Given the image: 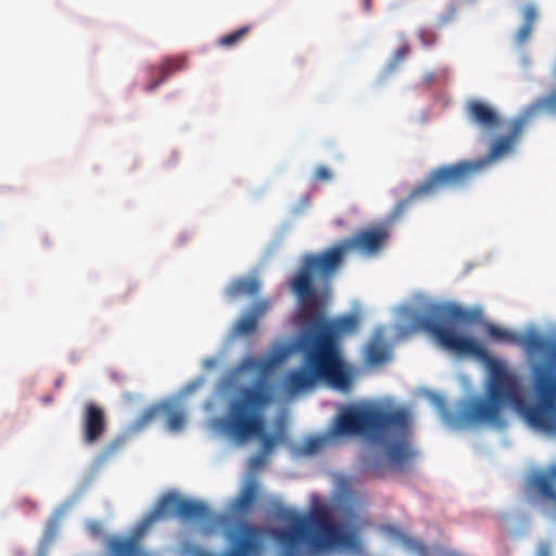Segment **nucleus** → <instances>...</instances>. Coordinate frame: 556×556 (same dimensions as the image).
<instances>
[{"label":"nucleus","instance_id":"obj_1","mask_svg":"<svg viewBox=\"0 0 556 556\" xmlns=\"http://www.w3.org/2000/svg\"><path fill=\"white\" fill-rule=\"evenodd\" d=\"M488 334L495 340L519 343L530 355L544 354L547 358L535 361L530 367V389L534 403L529 404L525 400L520 382L514 374L501 364H494L491 367L488 397L473 402L465 414L466 418L503 428L506 421L502 408L509 406L531 427L556 434V340L536 333L520 337L494 325H489Z\"/></svg>","mask_w":556,"mask_h":556},{"label":"nucleus","instance_id":"obj_2","mask_svg":"<svg viewBox=\"0 0 556 556\" xmlns=\"http://www.w3.org/2000/svg\"><path fill=\"white\" fill-rule=\"evenodd\" d=\"M304 327L298 349L303 356V367L290 370L285 378V389L289 394H298L324 381L341 392H350L357 370L343 355L340 341L354 333L358 328V318L344 315L330 324L311 320H298Z\"/></svg>","mask_w":556,"mask_h":556},{"label":"nucleus","instance_id":"obj_3","mask_svg":"<svg viewBox=\"0 0 556 556\" xmlns=\"http://www.w3.org/2000/svg\"><path fill=\"white\" fill-rule=\"evenodd\" d=\"M367 525L355 514L339 520L333 507L321 504L305 515L290 514L286 527L275 528L269 534L278 547V556H305V549L314 555L369 556L362 536Z\"/></svg>","mask_w":556,"mask_h":556},{"label":"nucleus","instance_id":"obj_4","mask_svg":"<svg viewBox=\"0 0 556 556\" xmlns=\"http://www.w3.org/2000/svg\"><path fill=\"white\" fill-rule=\"evenodd\" d=\"M240 368L245 371H255L260 378L253 386L243 388L237 399L230 402L224 428L238 441L244 442L251 438L261 440V451L269 455L278 444L288 442L287 429L280 425L275 433L265 432L263 409L269 405L275 396V388L267 380L275 368L271 358L247 357Z\"/></svg>","mask_w":556,"mask_h":556},{"label":"nucleus","instance_id":"obj_5","mask_svg":"<svg viewBox=\"0 0 556 556\" xmlns=\"http://www.w3.org/2000/svg\"><path fill=\"white\" fill-rule=\"evenodd\" d=\"M167 517L201 522L199 532L204 536L213 534L224 520L222 515L214 514L205 503L185 498L170 491L159 498L153 510L139 525L134 535L109 536L105 556H150L141 547L140 539L157 519Z\"/></svg>","mask_w":556,"mask_h":556},{"label":"nucleus","instance_id":"obj_6","mask_svg":"<svg viewBox=\"0 0 556 556\" xmlns=\"http://www.w3.org/2000/svg\"><path fill=\"white\" fill-rule=\"evenodd\" d=\"M349 253L345 242L342 240L336 245L317 254H308L303 260L291 279L289 287L300 302L298 320H311L320 324H330L324 306L319 301L317 289L314 285L315 276L323 279L331 277L343 264Z\"/></svg>","mask_w":556,"mask_h":556},{"label":"nucleus","instance_id":"obj_7","mask_svg":"<svg viewBox=\"0 0 556 556\" xmlns=\"http://www.w3.org/2000/svg\"><path fill=\"white\" fill-rule=\"evenodd\" d=\"M404 409L384 410L372 406H348L340 410L330 430L331 437L363 434L380 440L387 434H403L410 427Z\"/></svg>","mask_w":556,"mask_h":556},{"label":"nucleus","instance_id":"obj_8","mask_svg":"<svg viewBox=\"0 0 556 556\" xmlns=\"http://www.w3.org/2000/svg\"><path fill=\"white\" fill-rule=\"evenodd\" d=\"M451 319L469 320L470 313L457 305H431L418 317L417 326L426 331L444 350L460 355L486 358V349L475 338L458 333L448 325Z\"/></svg>","mask_w":556,"mask_h":556},{"label":"nucleus","instance_id":"obj_9","mask_svg":"<svg viewBox=\"0 0 556 556\" xmlns=\"http://www.w3.org/2000/svg\"><path fill=\"white\" fill-rule=\"evenodd\" d=\"M488 163L489 160L460 161L432 169L422 182L416 185L409 194L395 205L391 218H400L408 205L415 201L467 185Z\"/></svg>","mask_w":556,"mask_h":556},{"label":"nucleus","instance_id":"obj_10","mask_svg":"<svg viewBox=\"0 0 556 556\" xmlns=\"http://www.w3.org/2000/svg\"><path fill=\"white\" fill-rule=\"evenodd\" d=\"M267 534L266 528L241 520L227 532L228 549L226 552L211 553L190 542H185L181 551L189 556H261Z\"/></svg>","mask_w":556,"mask_h":556},{"label":"nucleus","instance_id":"obj_11","mask_svg":"<svg viewBox=\"0 0 556 556\" xmlns=\"http://www.w3.org/2000/svg\"><path fill=\"white\" fill-rule=\"evenodd\" d=\"M543 114L556 115V91L539 98L514 118L509 124L508 134L498 137L492 143L488 159L496 160L511 152L530 121Z\"/></svg>","mask_w":556,"mask_h":556},{"label":"nucleus","instance_id":"obj_12","mask_svg":"<svg viewBox=\"0 0 556 556\" xmlns=\"http://www.w3.org/2000/svg\"><path fill=\"white\" fill-rule=\"evenodd\" d=\"M81 424L84 442L87 444L98 442L103 437L108 428L104 409L94 403L86 404Z\"/></svg>","mask_w":556,"mask_h":556},{"label":"nucleus","instance_id":"obj_13","mask_svg":"<svg viewBox=\"0 0 556 556\" xmlns=\"http://www.w3.org/2000/svg\"><path fill=\"white\" fill-rule=\"evenodd\" d=\"M389 239V232L382 227L364 229L355 233L352 238L343 240L349 252L353 249L366 253L378 252Z\"/></svg>","mask_w":556,"mask_h":556},{"label":"nucleus","instance_id":"obj_14","mask_svg":"<svg viewBox=\"0 0 556 556\" xmlns=\"http://www.w3.org/2000/svg\"><path fill=\"white\" fill-rule=\"evenodd\" d=\"M409 428L403 434H387L383 435L379 441H382L387 438H396L395 441H392L387 444L386 453L388 460L399 467L405 466L414 456V452L410 448L406 437L408 434Z\"/></svg>","mask_w":556,"mask_h":556},{"label":"nucleus","instance_id":"obj_15","mask_svg":"<svg viewBox=\"0 0 556 556\" xmlns=\"http://www.w3.org/2000/svg\"><path fill=\"white\" fill-rule=\"evenodd\" d=\"M469 118L484 129H495L500 126V117L496 111L489 104L472 100L467 104Z\"/></svg>","mask_w":556,"mask_h":556},{"label":"nucleus","instance_id":"obj_16","mask_svg":"<svg viewBox=\"0 0 556 556\" xmlns=\"http://www.w3.org/2000/svg\"><path fill=\"white\" fill-rule=\"evenodd\" d=\"M270 307L268 300L257 301L251 311L241 317L235 326V331L238 334L244 336L253 333L257 328L258 318L263 316Z\"/></svg>","mask_w":556,"mask_h":556},{"label":"nucleus","instance_id":"obj_17","mask_svg":"<svg viewBox=\"0 0 556 556\" xmlns=\"http://www.w3.org/2000/svg\"><path fill=\"white\" fill-rule=\"evenodd\" d=\"M529 485L541 496L556 504V467L547 472L534 473L530 478Z\"/></svg>","mask_w":556,"mask_h":556},{"label":"nucleus","instance_id":"obj_18","mask_svg":"<svg viewBox=\"0 0 556 556\" xmlns=\"http://www.w3.org/2000/svg\"><path fill=\"white\" fill-rule=\"evenodd\" d=\"M187 66V60L185 56H173L165 59L159 66L157 71L160 74L159 78L153 79L151 83L146 85V91H153L161 86L168 77L173 74L185 70Z\"/></svg>","mask_w":556,"mask_h":556},{"label":"nucleus","instance_id":"obj_19","mask_svg":"<svg viewBox=\"0 0 556 556\" xmlns=\"http://www.w3.org/2000/svg\"><path fill=\"white\" fill-rule=\"evenodd\" d=\"M522 25L517 29L514 41L518 47L526 45L534 29V24L538 20V11L534 4H527L522 9Z\"/></svg>","mask_w":556,"mask_h":556},{"label":"nucleus","instance_id":"obj_20","mask_svg":"<svg viewBox=\"0 0 556 556\" xmlns=\"http://www.w3.org/2000/svg\"><path fill=\"white\" fill-rule=\"evenodd\" d=\"M257 492V483L250 481L235 498L231 509L239 515H247L256 501Z\"/></svg>","mask_w":556,"mask_h":556},{"label":"nucleus","instance_id":"obj_21","mask_svg":"<svg viewBox=\"0 0 556 556\" xmlns=\"http://www.w3.org/2000/svg\"><path fill=\"white\" fill-rule=\"evenodd\" d=\"M261 289V282L256 278H239L233 280L226 289V294L236 299L241 295H255Z\"/></svg>","mask_w":556,"mask_h":556},{"label":"nucleus","instance_id":"obj_22","mask_svg":"<svg viewBox=\"0 0 556 556\" xmlns=\"http://www.w3.org/2000/svg\"><path fill=\"white\" fill-rule=\"evenodd\" d=\"M162 416L166 418V425L168 430L173 432H178L184 429L186 414L182 408L178 407L174 403H163Z\"/></svg>","mask_w":556,"mask_h":556},{"label":"nucleus","instance_id":"obj_23","mask_svg":"<svg viewBox=\"0 0 556 556\" xmlns=\"http://www.w3.org/2000/svg\"><path fill=\"white\" fill-rule=\"evenodd\" d=\"M389 357L388 349L378 340L371 341L365 352V361L368 365L377 366L387 362Z\"/></svg>","mask_w":556,"mask_h":556},{"label":"nucleus","instance_id":"obj_24","mask_svg":"<svg viewBox=\"0 0 556 556\" xmlns=\"http://www.w3.org/2000/svg\"><path fill=\"white\" fill-rule=\"evenodd\" d=\"M326 441L321 437H308L300 445L292 446V453L296 457L313 455L321 450Z\"/></svg>","mask_w":556,"mask_h":556},{"label":"nucleus","instance_id":"obj_25","mask_svg":"<svg viewBox=\"0 0 556 556\" xmlns=\"http://www.w3.org/2000/svg\"><path fill=\"white\" fill-rule=\"evenodd\" d=\"M162 412L163 403L147 407L134 421L132 429L136 431L143 430L154 422L159 416H162Z\"/></svg>","mask_w":556,"mask_h":556},{"label":"nucleus","instance_id":"obj_26","mask_svg":"<svg viewBox=\"0 0 556 556\" xmlns=\"http://www.w3.org/2000/svg\"><path fill=\"white\" fill-rule=\"evenodd\" d=\"M251 26L245 25L239 29L222 36L217 39V45L225 48H233L238 46L250 34Z\"/></svg>","mask_w":556,"mask_h":556},{"label":"nucleus","instance_id":"obj_27","mask_svg":"<svg viewBox=\"0 0 556 556\" xmlns=\"http://www.w3.org/2000/svg\"><path fill=\"white\" fill-rule=\"evenodd\" d=\"M418 38L424 47H432L437 41V34L428 28H421L418 30Z\"/></svg>","mask_w":556,"mask_h":556},{"label":"nucleus","instance_id":"obj_28","mask_svg":"<svg viewBox=\"0 0 556 556\" xmlns=\"http://www.w3.org/2000/svg\"><path fill=\"white\" fill-rule=\"evenodd\" d=\"M59 527H60V516H54L52 519H50L47 523V528H46V533H45V536H46V540H52L58 530H59Z\"/></svg>","mask_w":556,"mask_h":556},{"label":"nucleus","instance_id":"obj_29","mask_svg":"<svg viewBox=\"0 0 556 556\" xmlns=\"http://www.w3.org/2000/svg\"><path fill=\"white\" fill-rule=\"evenodd\" d=\"M332 178V173L324 165L318 166L314 173L316 181H329Z\"/></svg>","mask_w":556,"mask_h":556},{"label":"nucleus","instance_id":"obj_30","mask_svg":"<svg viewBox=\"0 0 556 556\" xmlns=\"http://www.w3.org/2000/svg\"><path fill=\"white\" fill-rule=\"evenodd\" d=\"M408 546L417 556H430L428 547L418 541H409Z\"/></svg>","mask_w":556,"mask_h":556},{"label":"nucleus","instance_id":"obj_31","mask_svg":"<svg viewBox=\"0 0 556 556\" xmlns=\"http://www.w3.org/2000/svg\"><path fill=\"white\" fill-rule=\"evenodd\" d=\"M456 16V10L455 8H450L447 9L444 13H442L440 16H439V25L440 26H444L445 24L450 23L451 21H453Z\"/></svg>","mask_w":556,"mask_h":556},{"label":"nucleus","instance_id":"obj_32","mask_svg":"<svg viewBox=\"0 0 556 556\" xmlns=\"http://www.w3.org/2000/svg\"><path fill=\"white\" fill-rule=\"evenodd\" d=\"M409 53V47L407 45H403L395 51L394 62L399 63L403 61Z\"/></svg>","mask_w":556,"mask_h":556},{"label":"nucleus","instance_id":"obj_33","mask_svg":"<svg viewBox=\"0 0 556 556\" xmlns=\"http://www.w3.org/2000/svg\"><path fill=\"white\" fill-rule=\"evenodd\" d=\"M121 445H122V443H121V441H118V440H116V441H114V442H112V443L108 444V445L105 446V448L103 450V455H104L105 457H108V456H110V455L114 454V453H115V452L121 447Z\"/></svg>","mask_w":556,"mask_h":556},{"label":"nucleus","instance_id":"obj_34","mask_svg":"<svg viewBox=\"0 0 556 556\" xmlns=\"http://www.w3.org/2000/svg\"><path fill=\"white\" fill-rule=\"evenodd\" d=\"M361 5L365 12H369L372 7V0H361Z\"/></svg>","mask_w":556,"mask_h":556},{"label":"nucleus","instance_id":"obj_35","mask_svg":"<svg viewBox=\"0 0 556 556\" xmlns=\"http://www.w3.org/2000/svg\"><path fill=\"white\" fill-rule=\"evenodd\" d=\"M266 456H267V455H264V454H261V455H258V456H255V457L253 458V460H252V466H258V465H261V464L264 462V459H265V457H266Z\"/></svg>","mask_w":556,"mask_h":556},{"label":"nucleus","instance_id":"obj_36","mask_svg":"<svg viewBox=\"0 0 556 556\" xmlns=\"http://www.w3.org/2000/svg\"><path fill=\"white\" fill-rule=\"evenodd\" d=\"M89 531L92 532V534H98L101 531V526L99 523H91L88 526Z\"/></svg>","mask_w":556,"mask_h":556},{"label":"nucleus","instance_id":"obj_37","mask_svg":"<svg viewBox=\"0 0 556 556\" xmlns=\"http://www.w3.org/2000/svg\"><path fill=\"white\" fill-rule=\"evenodd\" d=\"M443 556H462V555H459L458 553H456L454 551H447L443 554Z\"/></svg>","mask_w":556,"mask_h":556},{"label":"nucleus","instance_id":"obj_38","mask_svg":"<svg viewBox=\"0 0 556 556\" xmlns=\"http://www.w3.org/2000/svg\"><path fill=\"white\" fill-rule=\"evenodd\" d=\"M55 384H56V387H60L61 386V381H56Z\"/></svg>","mask_w":556,"mask_h":556}]
</instances>
